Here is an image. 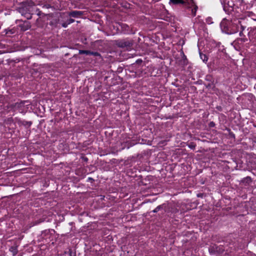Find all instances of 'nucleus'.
I'll list each match as a JSON object with an SVG mask.
<instances>
[{"label":"nucleus","mask_w":256,"mask_h":256,"mask_svg":"<svg viewBox=\"0 0 256 256\" xmlns=\"http://www.w3.org/2000/svg\"><path fill=\"white\" fill-rule=\"evenodd\" d=\"M170 2H172L174 4H187L188 6V8H191L192 6L194 7V10H192V13L193 14H195L197 6H195L192 0H170Z\"/></svg>","instance_id":"obj_1"},{"label":"nucleus","mask_w":256,"mask_h":256,"mask_svg":"<svg viewBox=\"0 0 256 256\" xmlns=\"http://www.w3.org/2000/svg\"><path fill=\"white\" fill-rule=\"evenodd\" d=\"M83 14V12L82 11H72L69 13V16L74 18H78L80 16Z\"/></svg>","instance_id":"obj_2"},{"label":"nucleus","mask_w":256,"mask_h":256,"mask_svg":"<svg viewBox=\"0 0 256 256\" xmlns=\"http://www.w3.org/2000/svg\"><path fill=\"white\" fill-rule=\"evenodd\" d=\"M24 106V104L23 102H16L14 105V110H18L20 111L22 110V108Z\"/></svg>","instance_id":"obj_3"},{"label":"nucleus","mask_w":256,"mask_h":256,"mask_svg":"<svg viewBox=\"0 0 256 256\" xmlns=\"http://www.w3.org/2000/svg\"><path fill=\"white\" fill-rule=\"evenodd\" d=\"M80 54H86L87 55H90L93 54V52H92L89 50H79Z\"/></svg>","instance_id":"obj_4"},{"label":"nucleus","mask_w":256,"mask_h":256,"mask_svg":"<svg viewBox=\"0 0 256 256\" xmlns=\"http://www.w3.org/2000/svg\"><path fill=\"white\" fill-rule=\"evenodd\" d=\"M200 56L201 59L204 62L207 61L208 58H207V56L205 54H202L200 53Z\"/></svg>","instance_id":"obj_5"},{"label":"nucleus","mask_w":256,"mask_h":256,"mask_svg":"<svg viewBox=\"0 0 256 256\" xmlns=\"http://www.w3.org/2000/svg\"><path fill=\"white\" fill-rule=\"evenodd\" d=\"M14 33V32L13 31V30H8L6 32V34H13Z\"/></svg>","instance_id":"obj_6"},{"label":"nucleus","mask_w":256,"mask_h":256,"mask_svg":"<svg viewBox=\"0 0 256 256\" xmlns=\"http://www.w3.org/2000/svg\"><path fill=\"white\" fill-rule=\"evenodd\" d=\"M74 22V19H72V18H70V19H69V20L67 21L68 24H71V23Z\"/></svg>","instance_id":"obj_7"},{"label":"nucleus","mask_w":256,"mask_h":256,"mask_svg":"<svg viewBox=\"0 0 256 256\" xmlns=\"http://www.w3.org/2000/svg\"><path fill=\"white\" fill-rule=\"evenodd\" d=\"M68 24V22L66 21V22H63L62 25V27L66 28V27H67Z\"/></svg>","instance_id":"obj_8"},{"label":"nucleus","mask_w":256,"mask_h":256,"mask_svg":"<svg viewBox=\"0 0 256 256\" xmlns=\"http://www.w3.org/2000/svg\"><path fill=\"white\" fill-rule=\"evenodd\" d=\"M122 46H130V44L128 42V43L127 44V43H126H126H124V46H123V45H122Z\"/></svg>","instance_id":"obj_9"},{"label":"nucleus","mask_w":256,"mask_h":256,"mask_svg":"<svg viewBox=\"0 0 256 256\" xmlns=\"http://www.w3.org/2000/svg\"><path fill=\"white\" fill-rule=\"evenodd\" d=\"M92 55H94V56H99V54L97 52H93V54H92Z\"/></svg>","instance_id":"obj_10"},{"label":"nucleus","mask_w":256,"mask_h":256,"mask_svg":"<svg viewBox=\"0 0 256 256\" xmlns=\"http://www.w3.org/2000/svg\"><path fill=\"white\" fill-rule=\"evenodd\" d=\"M44 7H45L46 8H50V4H46L44 6Z\"/></svg>","instance_id":"obj_11"},{"label":"nucleus","mask_w":256,"mask_h":256,"mask_svg":"<svg viewBox=\"0 0 256 256\" xmlns=\"http://www.w3.org/2000/svg\"><path fill=\"white\" fill-rule=\"evenodd\" d=\"M159 208H156L154 210V212H156L158 210Z\"/></svg>","instance_id":"obj_12"},{"label":"nucleus","mask_w":256,"mask_h":256,"mask_svg":"<svg viewBox=\"0 0 256 256\" xmlns=\"http://www.w3.org/2000/svg\"><path fill=\"white\" fill-rule=\"evenodd\" d=\"M210 125H211L212 126H214V124H213L212 122V123H210Z\"/></svg>","instance_id":"obj_13"},{"label":"nucleus","mask_w":256,"mask_h":256,"mask_svg":"<svg viewBox=\"0 0 256 256\" xmlns=\"http://www.w3.org/2000/svg\"><path fill=\"white\" fill-rule=\"evenodd\" d=\"M89 179H90V180H92V178H89Z\"/></svg>","instance_id":"obj_14"}]
</instances>
